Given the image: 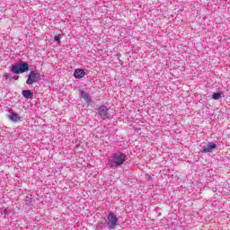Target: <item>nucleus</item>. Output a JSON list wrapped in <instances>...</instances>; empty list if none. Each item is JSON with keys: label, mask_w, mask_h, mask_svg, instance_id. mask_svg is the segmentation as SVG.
<instances>
[{"label": "nucleus", "mask_w": 230, "mask_h": 230, "mask_svg": "<svg viewBox=\"0 0 230 230\" xmlns=\"http://www.w3.org/2000/svg\"><path fill=\"white\" fill-rule=\"evenodd\" d=\"M9 119H11V121H19L21 119V117H19V114L17 113H12L11 115H9Z\"/></svg>", "instance_id": "9d476101"}, {"label": "nucleus", "mask_w": 230, "mask_h": 230, "mask_svg": "<svg viewBox=\"0 0 230 230\" xmlns=\"http://www.w3.org/2000/svg\"><path fill=\"white\" fill-rule=\"evenodd\" d=\"M74 76L75 78H84V76H85V71H84V69H75L74 72Z\"/></svg>", "instance_id": "423d86ee"}, {"label": "nucleus", "mask_w": 230, "mask_h": 230, "mask_svg": "<svg viewBox=\"0 0 230 230\" xmlns=\"http://www.w3.org/2000/svg\"><path fill=\"white\" fill-rule=\"evenodd\" d=\"M80 93H81L82 98H84V102H86V103H91V97H90L89 93H87L84 90H81Z\"/></svg>", "instance_id": "6e6552de"}, {"label": "nucleus", "mask_w": 230, "mask_h": 230, "mask_svg": "<svg viewBox=\"0 0 230 230\" xmlns=\"http://www.w3.org/2000/svg\"><path fill=\"white\" fill-rule=\"evenodd\" d=\"M147 178H148V179H151L150 175H147Z\"/></svg>", "instance_id": "4468645a"}, {"label": "nucleus", "mask_w": 230, "mask_h": 230, "mask_svg": "<svg viewBox=\"0 0 230 230\" xmlns=\"http://www.w3.org/2000/svg\"><path fill=\"white\" fill-rule=\"evenodd\" d=\"M99 114L102 119H105L107 118V115L109 114V109L105 106H102L99 108Z\"/></svg>", "instance_id": "39448f33"}, {"label": "nucleus", "mask_w": 230, "mask_h": 230, "mask_svg": "<svg viewBox=\"0 0 230 230\" xmlns=\"http://www.w3.org/2000/svg\"><path fill=\"white\" fill-rule=\"evenodd\" d=\"M60 39H62V36H60V34L54 37V40H56V42H58V44H60Z\"/></svg>", "instance_id": "f8f14e48"}, {"label": "nucleus", "mask_w": 230, "mask_h": 230, "mask_svg": "<svg viewBox=\"0 0 230 230\" xmlns=\"http://www.w3.org/2000/svg\"><path fill=\"white\" fill-rule=\"evenodd\" d=\"M107 220H108L109 229H114V227L118 226V217H116V215H114V213L112 212L108 213Z\"/></svg>", "instance_id": "20e7f679"}, {"label": "nucleus", "mask_w": 230, "mask_h": 230, "mask_svg": "<svg viewBox=\"0 0 230 230\" xmlns=\"http://www.w3.org/2000/svg\"><path fill=\"white\" fill-rule=\"evenodd\" d=\"M22 94L27 100H30V98H31V96H33V93L30 90H23Z\"/></svg>", "instance_id": "1a4fd4ad"}, {"label": "nucleus", "mask_w": 230, "mask_h": 230, "mask_svg": "<svg viewBox=\"0 0 230 230\" xmlns=\"http://www.w3.org/2000/svg\"><path fill=\"white\" fill-rule=\"evenodd\" d=\"M213 100H220L222 98V94L220 93H216L212 95Z\"/></svg>", "instance_id": "9b49d317"}, {"label": "nucleus", "mask_w": 230, "mask_h": 230, "mask_svg": "<svg viewBox=\"0 0 230 230\" xmlns=\"http://www.w3.org/2000/svg\"><path fill=\"white\" fill-rule=\"evenodd\" d=\"M126 161H127V155L123 154H116L112 156V159L111 160V165L121 166V164H124Z\"/></svg>", "instance_id": "f03ea898"}, {"label": "nucleus", "mask_w": 230, "mask_h": 230, "mask_svg": "<svg viewBox=\"0 0 230 230\" xmlns=\"http://www.w3.org/2000/svg\"><path fill=\"white\" fill-rule=\"evenodd\" d=\"M4 77L5 78V80H12V78H10V75H8V74H4Z\"/></svg>", "instance_id": "ddd939ff"}, {"label": "nucleus", "mask_w": 230, "mask_h": 230, "mask_svg": "<svg viewBox=\"0 0 230 230\" xmlns=\"http://www.w3.org/2000/svg\"><path fill=\"white\" fill-rule=\"evenodd\" d=\"M38 80H40V74L35 71H31L26 84L27 85H33V84H37Z\"/></svg>", "instance_id": "7ed1b4c3"}, {"label": "nucleus", "mask_w": 230, "mask_h": 230, "mask_svg": "<svg viewBox=\"0 0 230 230\" xmlns=\"http://www.w3.org/2000/svg\"><path fill=\"white\" fill-rule=\"evenodd\" d=\"M217 148V144H211L209 143L208 146H203L201 152H204L205 154H208L210 150H215Z\"/></svg>", "instance_id": "0eeeda50"}, {"label": "nucleus", "mask_w": 230, "mask_h": 230, "mask_svg": "<svg viewBox=\"0 0 230 230\" xmlns=\"http://www.w3.org/2000/svg\"><path fill=\"white\" fill-rule=\"evenodd\" d=\"M11 71L14 75L28 73V71H30V65L27 62L21 61L19 64L13 66Z\"/></svg>", "instance_id": "f257e3e1"}]
</instances>
